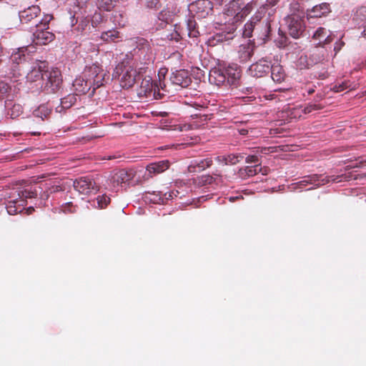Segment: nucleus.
I'll use <instances>...</instances> for the list:
<instances>
[{"mask_svg":"<svg viewBox=\"0 0 366 366\" xmlns=\"http://www.w3.org/2000/svg\"><path fill=\"white\" fill-rule=\"evenodd\" d=\"M61 191H63V187L61 185H54L49 187L45 192H44L41 197L44 199H46L49 198L51 194H54Z\"/></svg>","mask_w":366,"mask_h":366,"instance_id":"obj_40","label":"nucleus"},{"mask_svg":"<svg viewBox=\"0 0 366 366\" xmlns=\"http://www.w3.org/2000/svg\"><path fill=\"white\" fill-rule=\"evenodd\" d=\"M258 165L247 166L240 168L238 171V174L241 178L246 179L247 177H253L258 174Z\"/></svg>","mask_w":366,"mask_h":366,"instance_id":"obj_35","label":"nucleus"},{"mask_svg":"<svg viewBox=\"0 0 366 366\" xmlns=\"http://www.w3.org/2000/svg\"><path fill=\"white\" fill-rule=\"evenodd\" d=\"M110 198L106 194L99 195L97 197L98 207L100 209L106 208L110 203Z\"/></svg>","mask_w":366,"mask_h":366,"instance_id":"obj_42","label":"nucleus"},{"mask_svg":"<svg viewBox=\"0 0 366 366\" xmlns=\"http://www.w3.org/2000/svg\"><path fill=\"white\" fill-rule=\"evenodd\" d=\"M22 113V107L20 104H14L11 109V117L14 119Z\"/></svg>","mask_w":366,"mask_h":366,"instance_id":"obj_44","label":"nucleus"},{"mask_svg":"<svg viewBox=\"0 0 366 366\" xmlns=\"http://www.w3.org/2000/svg\"><path fill=\"white\" fill-rule=\"evenodd\" d=\"M259 151L257 150L256 153H257ZM245 162L247 163H257L259 162V157H258V155L257 154H252V155H248L246 158H245Z\"/></svg>","mask_w":366,"mask_h":366,"instance_id":"obj_48","label":"nucleus"},{"mask_svg":"<svg viewBox=\"0 0 366 366\" xmlns=\"http://www.w3.org/2000/svg\"><path fill=\"white\" fill-rule=\"evenodd\" d=\"M169 166L170 162L167 159L150 163L146 167L147 173L145 177L152 178L167 170Z\"/></svg>","mask_w":366,"mask_h":366,"instance_id":"obj_13","label":"nucleus"},{"mask_svg":"<svg viewBox=\"0 0 366 366\" xmlns=\"http://www.w3.org/2000/svg\"><path fill=\"white\" fill-rule=\"evenodd\" d=\"M353 21L358 25L366 26V6H362L356 10Z\"/></svg>","mask_w":366,"mask_h":366,"instance_id":"obj_34","label":"nucleus"},{"mask_svg":"<svg viewBox=\"0 0 366 366\" xmlns=\"http://www.w3.org/2000/svg\"><path fill=\"white\" fill-rule=\"evenodd\" d=\"M38 189L36 187L29 186L27 188L19 189L15 190L12 194V197H17L18 199L26 205V199L29 198H35L37 197Z\"/></svg>","mask_w":366,"mask_h":366,"instance_id":"obj_17","label":"nucleus"},{"mask_svg":"<svg viewBox=\"0 0 366 366\" xmlns=\"http://www.w3.org/2000/svg\"><path fill=\"white\" fill-rule=\"evenodd\" d=\"M233 39V34L232 32H220L214 34L213 36L208 39V44L211 46H214L219 42H223Z\"/></svg>","mask_w":366,"mask_h":366,"instance_id":"obj_31","label":"nucleus"},{"mask_svg":"<svg viewBox=\"0 0 366 366\" xmlns=\"http://www.w3.org/2000/svg\"><path fill=\"white\" fill-rule=\"evenodd\" d=\"M53 18L52 14H45L36 24L35 31H33V41L36 44L46 45L54 39V34L49 31V24Z\"/></svg>","mask_w":366,"mask_h":366,"instance_id":"obj_2","label":"nucleus"},{"mask_svg":"<svg viewBox=\"0 0 366 366\" xmlns=\"http://www.w3.org/2000/svg\"><path fill=\"white\" fill-rule=\"evenodd\" d=\"M324 107L321 104L310 103L308 104L303 109L302 108H293L291 112V115H294V117H300L302 113L309 114L313 111L319 110L322 109Z\"/></svg>","mask_w":366,"mask_h":366,"instance_id":"obj_28","label":"nucleus"},{"mask_svg":"<svg viewBox=\"0 0 366 366\" xmlns=\"http://www.w3.org/2000/svg\"><path fill=\"white\" fill-rule=\"evenodd\" d=\"M357 162H352L349 161V159H345V180L350 181L351 179L352 176L349 175V173L346 172L350 169L357 167Z\"/></svg>","mask_w":366,"mask_h":366,"instance_id":"obj_41","label":"nucleus"},{"mask_svg":"<svg viewBox=\"0 0 366 366\" xmlns=\"http://www.w3.org/2000/svg\"><path fill=\"white\" fill-rule=\"evenodd\" d=\"M133 176L134 174L131 171L119 169L112 174L110 180L113 186L115 187L116 185L119 186L123 183L129 182L133 178Z\"/></svg>","mask_w":366,"mask_h":366,"instance_id":"obj_18","label":"nucleus"},{"mask_svg":"<svg viewBox=\"0 0 366 366\" xmlns=\"http://www.w3.org/2000/svg\"><path fill=\"white\" fill-rule=\"evenodd\" d=\"M209 81L210 83L217 86L226 84L225 69L214 68L211 69L209 75Z\"/></svg>","mask_w":366,"mask_h":366,"instance_id":"obj_20","label":"nucleus"},{"mask_svg":"<svg viewBox=\"0 0 366 366\" xmlns=\"http://www.w3.org/2000/svg\"><path fill=\"white\" fill-rule=\"evenodd\" d=\"M135 43V50L137 49V52H139V56L143 55L147 61L152 60L153 53L150 43L144 38H137Z\"/></svg>","mask_w":366,"mask_h":366,"instance_id":"obj_16","label":"nucleus"},{"mask_svg":"<svg viewBox=\"0 0 366 366\" xmlns=\"http://www.w3.org/2000/svg\"><path fill=\"white\" fill-rule=\"evenodd\" d=\"M145 5L149 9H158L160 3L159 0H145Z\"/></svg>","mask_w":366,"mask_h":366,"instance_id":"obj_47","label":"nucleus"},{"mask_svg":"<svg viewBox=\"0 0 366 366\" xmlns=\"http://www.w3.org/2000/svg\"><path fill=\"white\" fill-rule=\"evenodd\" d=\"M41 9L39 6L33 5L19 11V16L22 24H26L31 28L36 27V24L41 21Z\"/></svg>","mask_w":366,"mask_h":366,"instance_id":"obj_7","label":"nucleus"},{"mask_svg":"<svg viewBox=\"0 0 366 366\" xmlns=\"http://www.w3.org/2000/svg\"><path fill=\"white\" fill-rule=\"evenodd\" d=\"M271 62L262 59L257 61L255 64H252L249 68V74L256 78L263 77L270 71Z\"/></svg>","mask_w":366,"mask_h":366,"instance_id":"obj_12","label":"nucleus"},{"mask_svg":"<svg viewBox=\"0 0 366 366\" xmlns=\"http://www.w3.org/2000/svg\"><path fill=\"white\" fill-rule=\"evenodd\" d=\"M69 207H72L71 203H69L68 205L66 206L65 208L64 209V211L66 212L67 208Z\"/></svg>","mask_w":366,"mask_h":366,"instance_id":"obj_58","label":"nucleus"},{"mask_svg":"<svg viewBox=\"0 0 366 366\" xmlns=\"http://www.w3.org/2000/svg\"><path fill=\"white\" fill-rule=\"evenodd\" d=\"M226 83L234 88L240 86L242 70L237 65H229L225 68Z\"/></svg>","mask_w":366,"mask_h":366,"instance_id":"obj_11","label":"nucleus"},{"mask_svg":"<svg viewBox=\"0 0 366 366\" xmlns=\"http://www.w3.org/2000/svg\"><path fill=\"white\" fill-rule=\"evenodd\" d=\"M101 39L107 43H117L122 41V35L117 29H111L102 32Z\"/></svg>","mask_w":366,"mask_h":366,"instance_id":"obj_27","label":"nucleus"},{"mask_svg":"<svg viewBox=\"0 0 366 366\" xmlns=\"http://www.w3.org/2000/svg\"><path fill=\"white\" fill-rule=\"evenodd\" d=\"M307 94L310 95V94H312L315 92V89L313 87H309L308 89L307 90Z\"/></svg>","mask_w":366,"mask_h":366,"instance_id":"obj_57","label":"nucleus"},{"mask_svg":"<svg viewBox=\"0 0 366 366\" xmlns=\"http://www.w3.org/2000/svg\"><path fill=\"white\" fill-rule=\"evenodd\" d=\"M254 44L251 42L242 44L239 46L238 56L241 62H246L250 59L254 54Z\"/></svg>","mask_w":366,"mask_h":366,"instance_id":"obj_23","label":"nucleus"},{"mask_svg":"<svg viewBox=\"0 0 366 366\" xmlns=\"http://www.w3.org/2000/svg\"><path fill=\"white\" fill-rule=\"evenodd\" d=\"M83 75L93 86L91 94L94 95L97 89L103 86L106 81L107 73L98 64H93L86 66Z\"/></svg>","mask_w":366,"mask_h":366,"instance_id":"obj_3","label":"nucleus"},{"mask_svg":"<svg viewBox=\"0 0 366 366\" xmlns=\"http://www.w3.org/2000/svg\"><path fill=\"white\" fill-rule=\"evenodd\" d=\"M46 67L47 65L45 61L36 63L26 75L27 81L30 82H35L37 81H43L44 77V71H46L45 70Z\"/></svg>","mask_w":366,"mask_h":366,"instance_id":"obj_14","label":"nucleus"},{"mask_svg":"<svg viewBox=\"0 0 366 366\" xmlns=\"http://www.w3.org/2000/svg\"><path fill=\"white\" fill-rule=\"evenodd\" d=\"M201 181L204 184H210L214 182V178H213V177H212L210 175L203 176L201 178Z\"/></svg>","mask_w":366,"mask_h":366,"instance_id":"obj_50","label":"nucleus"},{"mask_svg":"<svg viewBox=\"0 0 366 366\" xmlns=\"http://www.w3.org/2000/svg\"><path fill=\"white\" fill-rule=\"evenodd\" d=\"M69 212H74V210H71V209H69Z\"/></svg>","mask_w":366,"mask_h":366,"instance_id":"obj_62","label":"nucleus"},{"mask_svg":"<svg viewBox=\"0 0 366 366\" xmlns=\"http://www.w3.org/2000/svg\"><path fill=\"white\" fill-rule=\"evenodd\" d=\"M170 80L173 84L180 86L182 88L189 86L192 83V79L187 71L184 69L173 72L170 76Z\"/></svg>","mask_w":366,"mask_h":366,"instance_id":"obj_15","label":"nucleus"},{"mask_svg":"<svg viewBox=\"0 0 366 366\" xmlns=\"http://www.w3.org/2000/svg\"><path fill=\"white\" fill-rule=\"evenodd\" d=\"M264 7H260L251 19L245 24L243 36L247 38L252 36L265 41L271 31L270 20L264 18Z\"/></svg>","mask_w":366,"mask_h":366,"instance_id":"obj_1","label":"nucleus"},{"mask_svg":"<svg viewBox=\"0 0 366 366\" xmlns=\"http://www.w3.org/2000/svg\"><path fill=\"white\" fill-rule=\"evenodd\" d=\"M327 56V51L325 46L318 45L310 50L309 56H301L299 64L301 66L309 68L313 65L323 62Z\"/></svg>","mask_w":366,"mask_h":366,"instance_id":"obj_5","label":"nucleus"},{"mask_svg":"<svg viewBox=\"0 0 366 366\" xmlns=\"http://www.w3.org/2000/svg\"><path fill=\"white\" fill-rule=\"evenodd\" d=\"M213 164L212 157H207L202 159L193 160L188 167L189 172H200L205 169L211 167Z\"/></svg>","mask_w":366,"mask_h":366,"instance_id":"obj_19","label":"nucleus"},{"mask_svg":"<svg viewBox=\"0 0 366 366\" xmlns=\"http://www.w3.org/2000/svg\"><path fill=\"white\" fill-rule=\"evenodd\" d=\"M330 11L329 4L322 3L319 5H316L311 10L307 11V19L320 18L323 16H326L330 12Z\"/></svg>","mask_w":366,"mask_h":366,"instance_id":"obj_22","label":"nucleus"},{"mask_svg":"<svg viewBox=\"0 0 366 366\" xmlns=\"http://www.w3.org/2000/svg\"><path fill=\"white\" fill-rule=\"evenodd\" d=\"M244 158V154H229L227 155L226 164H236Z\"/></svg>","mask_w":366,"mask_h":366,"instance_id":"obj_39","label":"nucleus"},{"mask_svg":"<svg viewBox=\"0 0 366 366\" xmlns=\"http://www.w3.org/2000/svg\"><path fill=\"white\" fill-rule=\"evenodd\" d=\"M280 0H267V4L269 6H274L276 5Z\"/></svg>","mask_w":366,"mask_h":366,"instance_id":"obj_54","label":"nucleus"},{"mask_svg":"<svg viewBox=\"0 0 366 366\" xmlns=\"http://www.w3.org/2000/svg\"><path fill=\"white\" fill-rule=\"evenodd\" d=\"M76 102V95L74 94H70L66 97L61 99L60 105L56 107V112L61 113L72 107V105H74Z\"/></svg>","mask_w":366,"mask_h":366,"instance_id":"obj_30","label":"nucleus"},{"mask_svg":"<svg viewBox=\"0 0 366 366\" xmlns=\"http://www.w3.org/2000/svg\"><path fill=\"white\" fill-rule=\"evenodd\" d=\"M157 86L158 88V95H159L161 97L162 94L159 92H160L159 87L161 88V89L162 91H166V85H165L164 82L159 80V85H157ZM163 95H164V94H162V96Z\"/></svg>","mask_w":366,"mask_h":366,"instance_id":"obj_52","label":"nucleus"},{"mask_svg":"<svg viewBox=\"0 0 366 366\" xmlns=\"http://www.w3.org/2000/svg\"><path fill=\"white\" fill-rule=\"evenodd\" d=\"M286 21L289 34L295 39L300 38L305 31V24L301 16L293 14L287 16Z\"/></svg>","mask_w":366,"mask_h":366,"instance_id":"obj_8","label":"nucleus"},{"mask_svg":"<svg viewBox=\"0 0 366 366\" xmlns=\"http://www.w3.org/2000/svg\"><path fill=\"white\" fill-rule=\"evenodd\" d=\"M267 150H268V149L264 148L263 149L261 150V152H263V151H264V152H265Z\"/></svg>","mask_w":366,"mask_h":366,"instance_id":"obj_61","label":"nucleus"},{"mask_svg":"<svg viewBox=\"0 0 366 366\" xmlns=\"http://www.w3.org/2000/svg\"><path fill=\"white\" fill-rule=\"evenodd\" d=\"M119 71L122 72V77L120 79V85L123 88H131L136 82L139 73L137 69L132 66H124L123 63L119 64L115 68L114 73L119 75Z\"/></svg>","mask_w":366,"mask_h":366,"instance_id":"obj_6","label":"nucleus"},{"mask_svg":"<svg viewBox=\"0 0 366 366\" xmlns=\"http://www.w3.org/2000/svg\"><path fill=\"white\" fill-rule=\"evenodd\" d=\"M271 77L275 82H281L285 79V74L282 66L280 64H270Z\"/></svg>","mask_w":366,"mask_h":366,"instance_id":"obj_32","label":"nucleus"},{"mask_svg":"<svg viewBox=\"0 0 366 366\" xmlns=\"http://www.w3.org/2000/svg\"><path fill=\"white\" fill-rule=\"evenodd\" d=\"M25 205L20 202L17 197L10 199L6 205L7 212L11 215H14L21 212L24 209Z\"/></svg>","mask_w":366,"mask_h":366,"instance_id":"obj_29","label":"nucleus"},{"mask_svg":"<svg viewBox=\"0 0 366 366\" xmlns=\"http://www.w3.org/2000/svg\"><path fill=\"white\" fill-rule=\"evenodd\" d=\"M252 87H247V88H246V91H247V92H249H249H250V93H252Z\"/></svg>","mask_w":366,"mask_h":366,"instance_id":"obj_59","label":"nucleus"},{"mask_svg":"<svg viewBox=\"0 0 366 366\" xmlns=\"http://www.w3.org/2000/svg\"><path fill=\"white\" fill-rule=\"evenodd\" d=\"M75 190L80 194H89L98 191V186L94 179L89 177H83L74 182Z\"/></svg>","mask_w":366,"mask_h":366,"instance_id":"obj_9","label":"nucleus"},{"mask_svg":"<svg viewBox=\"0 0 366 366\" xmlns=\"http://www.w3.org/2000/svg\"><path fill=\"white\" fill-rule=\"evenodd\" d=\"M51 113V107L46 104H41L33 112L34 117L40 118L41 120L47 119Z\"/></svg>","mask_w":366,"mask_h":366,"instance_id":"obj_33","label":"nucleus"},{"mask_svg":"<svg viewBox=\"0 0 366 366\" xmlns=\"http://www.w3.org/2000/svg\"><path fill=\"white\" fill-rule=\"evenodd\" d=\"M178 191H169L167 192L164 194L162 197H160L159 199L162 201V204H166V202L169 199H172L174 196H177V194H178Z\"/></svg>","mask_w":366,"mask_h":366,"instance_id":"obj_45","label":"nucleus"},{"mask_svg":"<svg viewBox=\"0 0 366 366\" xmlns=\"http://www.w3.org/2000/svg\"><path fill=\"white\" fill-rule=\"evenodd\" d=\"M241 0H233L227 5L225 14L227 16H233L234 21H239L241 18Z\"/></svg>","mask_w":366,"mask_h":366,"instance_id":"obj_21","label":"nucleus"},{"mask_svg":"<svg viewBox=\"0 0 366 366\" xmlns=\"http://www.w3.org/2000/svg\"><path fill=\"white\" fill-rule=\"evenodd\" d=\"M239 134H240L241 135H246V134H247L248 131H247V129H239Z\"/></svg>","mask_w":366,"mask_h":366,"instance_id":"obj_56","label":"nucleus"},{"mask_svg":"<svg viewBox=\"0 0 366 366\" xmlns=\"http://www.w3.org/2000/svg\"><path fill=\"white\" fill-rule=\"evenodd\" d=\"M73 86L75 91L79 94H84L89 92L91 89L93 90V86L89 84L88 79L84 76L76 78L73 82Z\"/></svg>","mask_w":366,"mask_h":366,"instance_id":"obj_25","label":"nucleus"},{"mask_svg":"<svg viewBox=\"0 0 366 366\" xmlns=\"http://www.w3.org/2000/svg\"><path fill=\"white\" fill-rule=\"evenodd\" d=\"M257 6V2L252 1L245 5L243 8L241 7V18L248 15L251 11Z\"/></svg>","mask_w":366,"mask_h":366,"instance_id":"obj_43","label":"nucleus"},{"mask_svg":"<svg viewBox=\"0 0 366 366\" xmlns=\"http://www.w3.org/2000/svg\"><path fill=\"white\" fill-rule=\"evenodd\" d=\"M168 38L169 40H174L175 41H179L180 39H182V35L178 31L175 30L169 36H168Z\"/></svg>","mask_w":366,"mask_h":366,"instance_id":"obj_49","label":"nucleus"},{"mask_svg":"<svg viewBox=\"0 0 366 366\" xmlns=\"http://www.w3.org/2000/svg\"><path fill=\"white\" fill-rule=\"evenodd\" d=\"M343 44L342 42H340L338 44H337L335 46V48H334V50L336 51V52H338L341 50L342 49V45Z\"/></svg>","mask_w":366,"mask_h":366,"instance_id":"obj_55","label":"nucleus"},{"mask_svg":"<svg viewBox=\"0 0 366 366\" xmlns=\"http://www.w3.org/2000/svg\"><path fill=\"white\" fill-rule=\"evenodd\" d=\"M226 159H227V156H217L215 157V161L219 163H221L224 165H227L226 164Z\"/></svg>","mask_w":366,"mask_h":366,"instance_id":"obj_53","label":"nucleus"},{"mask_svg":"<svg viewBox=\"0 0 366 366\" xmlns=\"http://www.w3.org/2000/svg\"><path fill=\"white\" fill-rule=\"evenodd\" d=\"M10 89V86L8 84L0 81V98H3L6 94L8 93V92Z\"/></svg>","mask_w":366,"mask_h":366,"instance_id":"obj_46","label":"nucleus"},{"mask_svg":"<svg viewBox=\"0 0 366 366\" xmlns=\"http://www.w3.org/2000/svg\"><path fill=\"white\" fill-rule=\"evenodd\" d=\"M328 36H327V32L325 29L322 27L318 28L312 36V39L315 40H318V45H320L322 43H328L330 41L328 40Z\"/></svg>","mask_w":366,"mask_h":366,"instance_id":"obj_37","label":"nucleus"},{"mask_svg":"<svg viewBox=\"0 0 366 366\" xmlns=\"http://www.w3.org/2000/svg\"><path fill=\"white\" fill-rule=\"evenodd\" d=\"M62 84V78L60 70L53 69L51 71H44V77L41 85V91L46 94L56 93Z\"/></svg>","mask_w":366,"mask_h":366,"instance_id":"obj_4","label":"nucleus"},{"mask_svg":"<svg viewBox=\"0 0 366 366\" xmlns=\"http://www.w3.org/2000/svg\"><path fill=\"white\" fill-rule=\"evenodd\" d=\"M187 34L190 38H197L199 32L197 28V22L193 17L189 18L187 22Z\"/></svg>","mask_w":366,"mask_h":366,"instance_id":"obj_36","label":"nucleus"},{"mask_svg":"<svg viewBox=\"0 0 366 366\" xmlns=\"http://www.w3.org/2000/svg\"><path fill=\"white\" fill-rule=\"evenodd\" d=\"M365 66H366V59H365Z\"/></svg>","mask_w":366,"mask_h":366,"instance_id":"obj_63","label":"nucleus"},{"mask_svg":"<svg viewBox=\"0 0 366 366\" xmlns=\"http://www.w3.org/2000/svg\"><path fill=\"white\" fill-rule=\"evenodd\" d=\"M330 181L340 182L342 181L341 177H324L323 175L312 174L305 177L304 179L299 182L300 187H305L308 184H314L316 187L325 185Z\"/></svg>","mask_w":366,"mask_h":366,"instance_id":"obj_10","label":"nucleus"},{"mask_svg":"<svg viewBox=\"0 0 366 366\" xmlns=\"http://www.w3.org/2000/svg\"><path fill=\"white\" fill-rule=\"evenodd\" d=\"M97 6L105 11H110L114 7L113 0H95Z\"/></svg>","mask_w":366,"mask_h":366,"instance_id":"obj_38","label":"nucleus"},{"mask_svg":"<svg viewBox=\"0 0 366 366\" xmlns=\"http://www.w3.org/2000/svg\"><path fill=\"white\" fill-rule=\"evenodd\" d=\"M192 9H195L200 16H205L212 11V4L207 0H198L195 4H192Z\"/></svg>","mask_w":366,"mask_h":366,"instance_id":"obj_26","label":"nucleus"},{"mask_svg":"<svg viewBox=\"0 0 366 366\" xmlns=\"http://www.w3.org/2000/svg\"><path fill=\"white\" fill-rule=\"evenodd\" d=\"M26 47H21L17 49V51L12 53L10 57V61L13 64V70L16 71L17 66L23 64L26 60Z\"/></svg>","mask_w":366,"mask_h":366,"instance_id":"obj_24","label":"nucleus"},{"mask_svg":"<svg viewBox=\"0 0 366 366\" xmlns=\"http://www.w3.org/2000/svg\"><path fill=\"white\" fill-rule=\"evenodd\" d=\"M32 134L33 135H39L40 132H33Z\"/></svg>","mask_w":366,"mask_h":366,"instance_id":"obj_60","label":"nucleus"},{"mask_svg":"<svg viewBox=\"0 0 366 366\" xmlns=\"http://www.w3.org/2000/svg\"><path fill=\"white\" fill-rule=\"evenodd\" d=\"M258 165V169H257V171H258V173H262L263 175H267L270 169L269 167H262L260 164H257Z\"/></svg>","mask_w":366,"mask_h":366,"instance_id":"obj_51","label":"nucleus"}]
</instances>
